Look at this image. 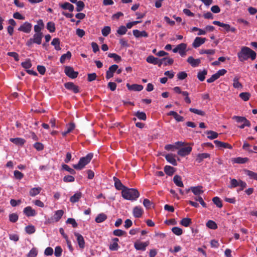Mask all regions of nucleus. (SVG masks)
Here are the masks:
<instances>
[{
    "label": "nucleus",
    "instance_id": "f257e3e1",
    "mask_svg": "<svg viewBox=\"0 0 257 257\" xmlns=\"http://www.w3.org/2000/svg\"><path fill=\"white\" fill-rule=\"evenodd\" d=\"M237 56L241 62L246 60L249 58L253 60L256 58V53L248 47H243L240 51L237 53Z\"/></svg>",
    "mask_w": 257,
    "mask_h": 257
},
{
    "label": "nucleus",
    "instance_id": "f03ea898",
    "mask_svg": "<svg viewBox=\"0 0 257 257\" xmlns=\"http://www.w3.org/2000/svg\"><path fill=\"white\" fill-rule=\"evenodd\" d=\"M122 197L127 200H135L140 196L139 191L136 189L125 188L121 191Z\"/></svg>",
    "mask_w": 257,
    "mask_h": 257
},
{
    "label": "nucleus",
    "instance_id": "7ed1b4c3",
    "mask_svg": "<svg viewBox=\"0 0 257 257\" xmlns=\"http://www.w3.org/2000/svg\"><path fill=\"white\" fill-rule=\"evenodd\" d=\"M93 155L92 153H89L86 156L81 158L77 164L73 165V168L76 170H82L90 162L93 158Z\"/></svg>",
    "mask_w": 257,
    "mask_h": 257
},
{
    "label": "nucleus",
    "instance_id": "20e7f679",
    "mask_svg": "<svg viewBox=\"0 0 257 257\" xmlns=\"http://www.w3.org/2000/svg\"><path fill=\"white\" fill-rule=\"evenodd\" d=\"M43 36V33L35 34L33 38L27 41L26 45L29 47H31L33 43H36L38 45L41 44Z\"/></svg>",
    "mask_w": 257,
    "mask_h": 257
},
{
    "label": "nucleus",
    "instance_id": "39448f33",
    "mask_svg": "<svg viewBox=\"0 0 257 257\" xmlns=\"http://www.w3.org/2000/svg\"><path fill=\"white\" fill-rule=\"evenodd\" d=\"M233 118L235 119L237 122L242 123V124L239 126L240 128H243L245 126L249 127L250 126V122L244 117L234 116Z\"/></svg>",
    "mask_w": 257,
    "mask_h": 257
},
{
    "label": "nucleus",
    "instance_id": "423d86ee",
    "mask_svg": "<svg viewBox=\"0 0 257 257\" xmlns=\"http://www.w3.org/2000/svg\"><path fill=\"white\" fill-rule=\"evenodd\" d=\"M64 72L65 74L69 77L74 79L76 78L78 75V72L75 71L73 68L70 66H65Z\"/></svg>",
    "mask_w": 257,
    "mask_h": 257
},
{
    "label": "nucleus",
    "instance_id": "0eeeda50",
    "mask_svg": "<svg viewBox=\"0 0 257 257\" xmlns=\"http://www.w3.org/2000/svg\"><path fill=\"white\" fill-rule=\"evenodd\" d=\"M65 87L75 93H78L79 92V87L75 85L73 82H67L64 84Z\"/></svg>",
    "mask_w": 257,
    "mask_h": 257
},
{
    "label": "nucleus",
    "instance_id": "6e6552de",
    "mask_svg": "<svg viewBox=\"0 0 257 257\" xmlns=\"http://www.w3.org/2000/svg\"><path fill=\"white\" fill-rule=\"evenodd\" d=\"M32 27V25L31 23L29 22H25L23 25L19 27L18 30L24 33H29L31 32Z\"/></svg>",
    "mask_w": 257,
    "mask_h": 257
},
{
    "label": "nucleus",
    "instance_id": "1a4fd4ad",
    "mask_svg": "<svg viewBox=\"0 0 257 257\" xmlns=\"http://www.w3.org/2000/svg\"><path fill=\"white\" fill-rule=\"evenodd\" d=\"M149 244V241L142 242L139 241H136L134 244V246L137 250H145L146 248Z\"/></svg>",
    "mask_w": 257,
    "mask_h": 257
},
{
    "label": "nucleus",
    "instance_id": "9d476101",
    "mask_svg": "<svg viewBox=\"0 0 257 257\" xmlns=\"http://www.w3.org/2000/svg\"><path fill=\"white\" fill-rule=\"evenodd\" d=\"M192 151V148L191 147H186L181 148L178 151V154L182 157H184L189 155Z\"/></svg>",
    "mask_w": 257,
    "mask_h": 257
},
{
    "label": "nucleus",
    "instance_id": "9b49d317",
    "mask_svg": "<svg viewBox=\"0 0 257 257\" xmlns=\"http://www.w3.org/2000/svg\"><path fill=\"white\" fill-rule=\"evenodd\" d=\"M74 235L76 237L79 247L84 248L85 247V241L82 235L77 232H74Z\"/></svg>",
    "mask_w": 257,
    "mask_h": 257
},
{
    "label": "nucleus",
    "instance_id": "f8f14e48",
    "mask_svg": "<svg viewBox=\"0 0 257 257\" xmlns=\"http://www.w3.org/2000/svg\"><path fill=\"white\" fill-rule=\"evenodd\" d=\"M206 40L205 38L196 37L192 44V46L194 48H198L204 44Z\"/></svg>",
    "mask_w": 257,
    "mask_h": 257
},
{
    "label": "nucleus",
    "instance_id": "ddd939ff",
    "mask_svg": "<svg viewBox=\"0 0 257 257\" xmlns=\"http://www.w3.org/2000/svg\"><path fill=\"white\" fill-rule=\"evenodd\" d=\"M24 214L28 217L34 216L36 215V211L30 206H27L24 209Z\"/></svg>",
    "mask_w": 257,
    "mask_h": 257
},
{
    "label": "nucleus",
    "instance_id": "4468645a",
    "mask_svg": "<svg viewBox=\"0 0 257 257\" xmlns=\"http://www.w3.org/2000/svg\"><path fill=\"white\" fill-rule=\"evenodd\" d=\"M187 61L192 67H195L199 65L201 62L200 59H194L193 57L190 56L188 58Z\"/></svg>",
    "mask_w": 257,
    "mask_h": 257
},
{
    "label": "nucleus",
    "instance_id": "2eb2a0df",
    "mask_svg": "<svg viewBox=\"0 0 257 257\" xmlns=\"http://www.w3.org/2000/svg\"><path fill=\"white\" fill-rule=\"evenodd\" d=\"M202 188L203 187L201 186L191 187V191L196 196H200L199 195L203 193Z\"/></svg>",
    "mask_w": 257,
    "mask_h": 257
},
{
    "label": "nucleus",
    "instance_id": "dca6fc26",
    "mask_svg": "<svg viewBox=\"0 0 257 257\" xmlns=\"http://www.w3.org/2000/svg\"><path fill=\"white\" fill-rule=\"evenodd\" d=\"M126 86L130 90L140 91L143 90V86L139 84L130 85L129 83L126 84Z\"/></svg>",
    "mask_w": 257,
    "mask_h": 257
},
{
    "label": "nucleus",
    "instance_id": "f3484780",
    "mask_svg": "<svg viewBox=\"0 0 257 257\" xmlns=\"http://www.w3.org/2000/svg\"><path fill=\"white\" fill-rule=\"evenodd\" d=\"M38 24L34 26V31L35 34L42 33L41 32L42 29L44 27V24L42 20H39L37 22Z\"/></svg>",
    "mask_w": 257,
    "mask_h": 257
},
{
    "label": "nucleus",
    "instance_id": "a211bd4d",
    "mask_svg": "<svg viewBox=\"0 0 257 257\" xmlns=\"http://www.w3.org/2000/svg\"><path fill=\"white\" fill-rule=\"evenodd\" d=\"M214 143L218 148H228L229 149H232L231 146L228 143L220 142L218 140L214 141Z\"/></svg>",
    "mask_w": 257,
    "mask_h": 257
},
{
    "label": "nucleus",
    "instance_id": "6ab92c4d",
    "mask_svg": "<svg viewBox=\"0 0 257 257\" xmlns=\"http://www.w3.org/2000/svg\"><path fill=\"white\" fill-rule=\"evenodd\" d=\"M143 209L139 206H136L133 209V213L136 218H139L142 216L143 213Z\"/></svg>",
    "mask_w": 257,
    "mask_h": 257
},
{
    "label": "nucleus",
    "instance_id": "aec40b11",
    "mask_svg": "<svg viewBox=\"0 0 257 257\" xmlns=\"http://www.w3.org/2000/svg\"><path fill=\"white\" fill-rule=\"evenodd\" d=\"M59 6L62 9L68 10L71 12H73L74 10V6L68 2L64 3V4L60 3Z\"/></svg>",
    "mask_w": 257,
    "mask_h": 257
},
{
    "label": "nucleus",
    "instance_id": "412c9836",
    "mask_svg": "<svg viewBox=\"0 0 257 257\" xmlns=\"http://www.w3.org/2000/svg\"><path fill=\"white\" fill-rule=\"evenodd\" d=\"M82 193L80 192H76L73 196L70 197V201L71 202L74 203L79 201L82 197Z\"/></svg>",
    "mask_w": 257,
    "mask_h": 257
},
{
    "label": "nucleus",
    "instance_id": "4be33fe9",
    "mask_svg": "<svg viewBox=\"0 0 257 257\" xmlns=\"http://www.w3.org/2000/svg\"><path fill=\"white\" fill-rule=\"evenodd\" d=\"M165 158L170 163L174 166L177 165L176 159H175V155L172 154H169L165 156Z\"/></svg>",
    "mask_w": 257,
    "mask_h": 257
},
{
    "label": "nucleus",
    "instance_id": "5701e85b",
    "mask_svg": "<svg viewBox=\"0 0 257 257\" xmlns=\"http://www.w3.org/2000/svg\"><path fill=\"white\" fill-rule=\"evenodd\" d=\"M168 115H172L176 119V121H183L184 120V118L179 115L176 112L174 111H171L168 113Z\"/></svg>",
    "mask_w": 257,
    "mask_h": 257
},
{
    "label": "nucleus",
    "instance_id": "b1692460",
    "mask_svg": "<svg viewBox=\"0 0 257 257\" xmlns=\"http://www.w3.org/2000/svg\"><path fill=\"white\" fill-rule=\"evenodd\" d=\"M113 180L114 181V186L117 190H123L126 188L120 182V181L116 177H114Z\"/></svg>",
    "mask_w": 257,
    "mask_h": 257
},
{
    "label": "nucleus",
    "instance_id": "393cba45",
    "mask_svg": "<svg viewBox=\"0 0 257 257\" xmlns=\"http://www.w3.org/2000/svg\"><path fill=\"white\" fill-rule=\"evenodd\" d=\"M133 34L136 38H139L141 37H147L148 36V33L145 31H140L138 30H133Z\"/></svg>",
    "mask_w": 257,
    "mask_h": 257
},
{
    "label": "nucleus",
    "instance_id": "a878e982",
    "mask_svg": "<svg viewBox=\"0 0 257 257\" xmlns=\"http://www.w3.org/2000/svg\"><path fill=\"white\" fill-rule=\"evenodd\" d=\"M174 183L178 187H183L184 184L182 181L181 177L179 175H175L173 178Z\"/></svg>",
    "mask_w": 257,
    "mask_h": 257
},
{
    "label": "nucleus",
    "instance_id": "bb28decb",
    "mask_svg": "<svg viewBox=\"0 0 257 257\" xmlns=\"http://www.w3.org/2000/svg\"><path fill=\"white\" fill-rule=\"evenodd\" d=\"M210 155L208 153L198 154L196 158V161L198 163H201L203 159L209 158Z\"/></svg>",
    "mask_w": 257,
    "mask_h": 257
},
{
    "label": "nucleus",
    "instance_id": "cd10ccee",
    "mask_svg": "<svg viewBox=\"0 0 257 257\" xmlns=\"http://www.w3.org/2000/svg\"><path fill=\"white\" fill-rule=\"evenodd\" d=\"M244 172L250 179H254L257 181V173L248 170H244Z\"/></svg>",
    "mask_w": 257,
    "mask_h": 257
},
{
    "label": "nucleus",
    "instance_id": "c85d7f7f",
    "mask_svg": "<svg viewBox=\"0 0 257 257\" xmlns=\"http://www.w3.org/2000/svg\"><path fill=\"white\" fill-rule=\"evenodd\" d=\"M10 141L17 145H23L25 143V140L22 138H11Z\"/></svg>",
    "mask_w": 257,
    "mask_h": 257
},
{
    "label": "nucleus",
    "instance_id": "c756f323",
    "mask_svg": "<svg viewBox=\"0 0 257 257\" xmlns=\"http://www.w3.org/2000/svg\"><path fill=\"white\" fill-rule=\"evenodd\" d=\"M213 24L219 26L220 27H223L227 32L230 31V25L228 24H224L217 21H213Z\"/></svg>",
    "mask_w": 257,
    "mask_h": 257
},
{
    "label": "nucleus",
    "instance_id": "7c9ffc66",
    "mask_svg": "<svg viewBox=\"0 0 257 257\" xmlns=\"http://www.w3.org/2000/svg\"><path fill=\"white\" fill-rule=\"evenodd\" d=\"M42 188L39 187L33 188L30 190L29 194L31 196H35L36 195L39 194Z\"/></svg>",
    "mask_w": 257,
    "mask_h": 257
},
{
    "label": "nucleus",
    "instance_id": "2f4dec72",
    "mask_svg": "<svg viewBox=\"0 0 257 257\" xmlns=\"http://www.w3.org/2000/svg\"><path fill=\"white\" fill-rule=\"evenodd\" d=\"M106 218L107 216L106 214L103 213H100L95 218V221L97 223H101L106 220Z\"/></svg>",
    "mask_w": 257,
    "mask_h": 257
},
{
    "label": "nucleus",
    "instance_id": "473e14b6",
    "mask_svg": "<svg viewBox=\"0 0 257 257\" xmlns=\"http://www.w3.org/2000/svg\"><path fill=\"white\" fill-rule=\"evenodd\" d=\"M232 161L235 163L244 164L248 161V159L247 158L237 157L233 158Z\"/></svg>",
    "mask_w": 257,
    "mask_h": 257
},
{
    "label": "nucleus",
    "instance_id": "72a5a7b5",
    "mask_svg": "<svg viewBox=\"0 0 257 257\" xmlns=\"http://www.w3.org/2000/svg\"><path fill=\"white\" fill-rule=\"evenodd\" d=\"M164 171L169 176H172L175 172V169L170 166H166L164 168Z\"/></svg>",
    "mask_w": 257,
    "mask_h": 257
},
{
    "label": "nucleus",
    "instance_id": "f704fd0d",
    "mask_svg": "<svg viewBox=\"0 0 257 257\" xmlns=\"http://www.w3.org/2000/svg\"><path fill=\"white\" fill-rule=\"evenodd\" d=\"M64 211L62 210H59L56 211L54 215V219H55V221H58L62 217Z\"/></svg>",
    "mask_w": 257,
    "mask_h": 257
},
{
    "label": "nucleus",
    "instance_id": "c9c22d12",
    "mask_svg": "<svg viewBox=\"0 0 257 257\" xmlns=\"http://www.w3.org/2000/svg\"><path fill=\"white\" fill-rule=\"evenodd\" d=\"M205 134L208 135L207 138L211 140L217 138L218 136V134L217 133L212 131H207L205 132Z\"/></svg>",
    "mask_w": 257,
    "mask_h": 257
},
{
    "label": "nucleus",
    "instance_id": "e433bc0d",
    "mask_svg": "<svg viewBox=\"0 0 257 257\" xmlns=\"http://www.w3.org/2000/svg\"><path fill=\"white\" fill-rule=\"evenodd\" d=\"M51 45L55 47L56 50H60V40L58 38H54L51 42Z\"/></svg>",
    "mask_w": 257,
    "mask_h": 257
},
{
    "label": "nucleus",
    "instance_id": "4c0bfd02",
    "mask_svg": "<svg viewBox=\"0 0 257 257\" xmlns=\"http://www.w3.org/2000/svg\"><path fill=\"white\" fill-rule=\"evenodd\" d=\"M71 57V53L68 51L67 53L62 55L60 58V61L61 63H64L66 59H70Z\"/></svg>",
    "mask_w": 257,
    "mask_h": 257
},
{
    "label": "nucleus",
    "instance_id": "58836bf2",
    "mask_svg": "<svg viewBox=\"0 0 257 257\" xmlns=\"http://www.w3.org/2000/svg\"><path fill=\"white\" fill-rule=\"evenodd\" d=\"M207 71L206 70H203L202 71H200L197 74V78L198 79L201 81H203L204 80L205 78V75L207 74Z\"/></svg>",
    "mask_w": 257,
    "mask_h": 257
},
{
    "label": "nucleus",
    "instance_id": "ea45409f",
    "mask_svg": "<svg viewBox=\"0 0 257 257\" xmlns=\"http://www.w3.org/2000/svg\"><path fill=\"white\" fill-rule=\"evenodd\" d=\"M157 60L158 58H156L152 55L149 56L146 59V61L148 63L154 65L157 64Z\"/></svg>",
    "mask_w": 257,
    "mask_h": 257
},
{
    "label": "nucleus",
    "instance_id": "a19ab883",
    "mask_svg": "<svg viewBox=\"0 0 257 257\" xmlns=\"http://www.w3.org/2000/svg\"><path fill=\"white\" fill-rule=\"evenodd\" d=\"M239 78L238 77H235L233 80V86L235 88H242V84L239 82Z\"/></svg>",
    "mask_w": 257,
    "mask_h": 257
},
{
    "label": "nucleus",
    "instance_id": "79ce46f5",
    "mask_svg": "<svg viewBox=\"0 0 257 257\" xmlns=\"http://www.w3.org/2000/svg\"><path fill=\"white\" fill-rule=\"evenodd\" d=\"M47 29L50 32L53 33L55 31V25L53 22H49L47 24Z\"/></svg>",
    "mask_w": 257,
    "mask_h": 257
},
{
    "label": "nucleus",
    "instance_id": "37998d69",
    "mask_svg": "<svg viewBox=\"0 0 257 257\" xmlns=\"http://www.w3.org/2000/svg\"><path fill=\"white\" fill-rule=\"evenodd\" d=\"M135 116H137L139 119L145 120L147 119L146 114L144 112H141L138 111L135 114Z\"/></svg>",
    "mask_w": 257,
    "mask_h": 257
},
{
    "label": "nucleus",
    "instance_id": "c03bdc74",
    "mask_svg": "<svg viewBox=\"0 0 257 257\" xmlns=\"http://www.w3.org/2000/svg\"><path fill=\"white\" fill-rule=\"evenodd\" d=\"M180 223L183 226L187 227L191 223V219L189 218H183L181 220Z\"/></svg>",
    "mask_w": 257,
    "mask_h": 257
},
{
    "label": "nucleus",
    "instance_id": "a18cd8bd",
    "mask_svg": "<svg viewBox=\"0 0 257 257\" xmlns=\"http://www.w3.org/2000/svg\"><path fill=\"white\" fill-rule=\"evenodd\" d=\"M110 27L109 26H105L101 30L102 34L103 36H107L110 33Z\"/></svg>",
    "mask_w": 257,
    "mask_h": 257
},
{
    "label": "nucleus",
    "instance_id": "49530a36",
    "mask_svg": "<svg viewBox=\"0 0 257 257\" xmlns=\"http://www.w3.org/2000/svg\"><path fill=\"white\" fill-rule=\"evenodd\" d=\"M76 4L77 5L76 11L77 12L82 11L84 8L85 4L82 1H79Z\"/></svg>",
    "mask_w": 257,
    "mask_h": 257
},
{
    "label": "nucleus",
    "instance_id": "de8ad7c7",
    "mask_svg": "<svg viewBox=\"0 0 257 257\" xmlns=\"http://www.w3.org/2000/svg\"><path fill=\"white\" fill-rule=\"evenodd\" d=\"M206 226L211 229H215L217 228V225L216 223L212 221V220H209L206 223Z\"/></svg>",
    "mask_w": 257,
    "mask_h": 257
},
{
    "label": "nucleus",
    "instance_id": "09e8293b",
    "mask_svg": "<svg viewBox=\"0 0 257 257\" xmlns=\"http://www.w3.org/2000/svg\"><path fill=\"white\" fill-rule=\"evenodd\" d=\"M250 94L248 92H242L239 94V97L244 101H247L249 99Z\"/></svg>",
    "mask_w": 257,
    "mask_h": 257
},
{
    "label": "nucleus",
    "instance_id": "8fccbe9b",
    "mask_svg": "<svg viewBox=\"0 0 257 257\" xmlns=\"http://www.w3.org/2000/svg\"><path fill=\"white\" fill-rule=\"evenodd\" d=\"M213 203L219 208L222 207V202L220 198L218 197H215L212 199Z\"/></svg>",
    "mask_w": 257,
    "mask_h": 257
},
{
    "label": "nucleus",
    "instance_id": "3c124183",
    "mask_svg": "<svg viewBox=\"0 0 257 257\" xmlns=\"http://www.w3.org/2000/svg\"><path fill=\"white\" fill-rule=\"evenodd\" d=\"M215 52V50L213 49L204 50L202 49L200 51V54H206L208 55H213Z\"/></svg>",
    "mask_w": 257,
    "mask_h": 257
},
{
    "label": "nucleus",
    "instance_id": "603ef678",
    "mask_svg": "<svg viewBox=\"0 0 257 257\" xmlns=\"http://www.w3.org/2000/svg\"><path fill=\"white\" fill-rule=\"evenodd\" d=\"M189 110L191 112H193V113H194L195 114H198V115H202V116L205 115V112L203 111H202L201 110H199V109H196V108H190L189 109Z\"/></svg>",
    "mask_w": 257,
    "mask_h": 257
},
{
    "label": "nucleus",
    "instance_id": "864d4df0",
    "mask_svg": "<svg viewBox=\"0 0 257 257\" xmlns=\"http://www.w3.org/2000/svg\"><path fill=\"white\" fill-rule=\"evenodd\" d=\"M172 232L177 235H180L182 234V229L178 227H174L172 228Z\"/></svg>",
    "mask_w": 257,
    "mask_h": 257
},
{
    "label": "nucleus",
    "instance_id": "5fc2aeb1",
    "mask_svg": "<svg viewBox=\"0 0 257 257\" xmlns=\"http://www.w3.org/2000/svg\"><path fill=\"white\" fill-rule=\"evenodd\" d=\"M25 230L28 234H32L35 232V228L33 225H28L26 227Z\"/></svg>",
    "mask_w": 257,
    "mask_h": 257
},
{
    "label": "nucleus",
    "instance_id": "6e6d98bb",
    "mask_svg": "<svg viewBox=\"0 0 257 257\" xmlns=\"http://www.w3.org/2000/svg\"><path fill=\"white\" fill-rule=\"evenodd\" d=\"M18 215L16 213H12L9 215V220L12 222H16L18 219Z\"/></svg>",
    "mask_w": 257,
    "mask_h": 257
},
{
    "label": "nucleus",
    "instance_id": "4d7b16f0",
    "mask_svg": "<svg viewBox=\"0 0 257 257\" xmlns=\"http://www.w3.org/2000/svg\"><path fill=\"white\" fill-rule=\"evenodd\" d=\"M62 168L69 172L71 174L74 175L76 173L75 171L73 169L70 168L67 165L63 164L62 165Z\"/></svg>",
    "mask_w": 257,
    "mask_h": 257
},
{
    "label": "nucleus",
    "instance_id": "13d9d810",
    "mask_svg": "<svg viewBox=\"0 0 257 257\" xmlns=\"http://www.w3.org/2000/svg\"><path fill=\"white\" fill-rule=\"evenodd\" d=\"M38 254V251L36 248H33L29 252L27 257H36Z\"/></svg>",
    "mask_w": 257,
    "mask_h": 257
},
{
    "label": "nucleus",
    "instance_id": "bf43d9fd",
    "mask_svg": "<svg viewBox=\"0 0 257 257\" xmlns=\"http://www.w3.org/2000/svg\"><path fill=\"white\" fill-rule=\"evenodd\" d=\"M108 56L109 58H113L117 62H118L121 60V57L115 53H109L108 54Z\"/></svg>",
    "mask_w": 257,
    "mask_h": 257
},
{
    "label": "nucleus",
    "instance_id": "052dcab7",
    "mask_svg": "<svg viewBox=\"0 0 257 257\" xmlns=\"http://www.w3.org/2000/svg\"><path fill=\"white\" fill-rule=\"evenodd\" d=\"M62 249L59 246H56L55 249L54 254L56 257H59L61 255Z\"/></svg>",
    "mask_w": 257,
    "mask_h": 257
},
{
    "label": "nucleus",
    "instance_id": "680f3d73",
    "mask_svg": "<svg viewBox=\"0 0 257 257\" xmlns=\"http://www.w3.org/2000/svg\"><path fill=\"white\" fill-rule=\"evenodd\" d=\"M21 65L25 69H29L32 66L31 61L29 59L27 60L25 62H22Z\"/></svg>",
    "mask_w": 257,
    "mask_h": 257
},
{
    "label": "nucleus",
    "instance_id": "e2e57ef3",
    "mask_svg": "<svg viewBox=\"0 0 257 257\" xmlns=\"http://www.w3.org/2000/svg\"><path fill=\"white\" fill-rule=\"evenodd\" d=\"M75 180V178L73 176L71 175L65 176L63 178V181L65 182H72Z\"/></svg>",
    "mask_w": 257,
    "mask_h": 257
},
{
    "label": "nucleus",
    "instance_id": "0e129e2a",
    "mask_svg": "<svg viewBox=\"0 0 257 257\" xmlns=\"http://www.w3.org/2000/svg\"><path fill=\"white\" fill-rule=\"evenodd\" d=\"M174 90L175 92L177 93L182 94L183 95H188L189 94L187 91H182L180 88L178 86L175 87L174 88Z\"/></svg>",
    "mask_w": 257,
    "mask_h": 257
},
{
    "label": "nucleus",
    "instance_id": "69168bd1",
    "mask_svg": "<svg viewBox=\"0 0 257 257\" xmlns=\"http://www.w3.org/2000/svg\"><path fill=\"white\" fill-rule=\"evenodd\" d=\"M239 182H238L235 179H232L230 181V185L229 187L230 188H234L238 186Z\"/></svg>",
    "mask_w": 257,
    "mask_h": 257
},
{
    "label": "nucleus",
    "instance_id": "338daca9",
    "mask_svg": "<svg viewBox=\"0 0 257 257\" xmlns=\"http://www.w3.org/2000/svg\"><path fill=\"white\" fill-rule=\"evenodd\" d=\"M194 199L196 201H198L203 207H206V204L204 202L203 198L201 196H196Z\"/></svg>",
    "mask_w": 257,
    "mask_h": 257
},
{
    "label": "nucleus",
    "instance_id": "774afa93",
    "mask_svg": "<svg viewBox=\"0 0 257 257\" xmlns=\"http://www.w3.org/2000/svg\"><path fill=\"white\" fill-rule=\"evenodd\" d=\"M127 31L126 28L123 26H120L117 31V33L119 35H124Z\"/></svg>",
    "mask_w": 257,
    "mask_h": 257
}]
</instances>
